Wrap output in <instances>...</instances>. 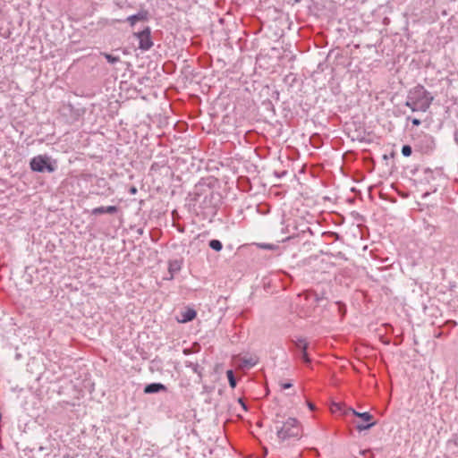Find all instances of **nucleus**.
Instances as JSON below:
<instances>
[{
	"mask_svg": "<svg viewBox=\"0 0 458 458\" xmlns=\"http://www.w3.org/2000/svg\"><path fill=\"white\" fill-rule=\"evenodd\" d=\"M31 170L38 173H53L55 170V165L50 162L47 156L38 155L34 157L30 163Z\"/></svg>",
	"mask_w": 458,
	"mask_h": 458,
	"instance_id": "nucleus-3",
	"label": "nucleus"
},
{
	"mask_svg": "<svg viewBox=\"0 0 458 458\" xmlns=\"http://www.w3.org/2000/svg\"><path fill=\"white\" fill-rule=\"evenodd\" d=\"M117 212V207L115 206H107V207H98L95 208L91 210V214L95 216L102 215V214H114Z\"/></svg>",
	"mask_w": 458,
	"mask_h": 458,
	"instance_id": "nucleus-6",
	"label": "nucleus"
},
{
	"mask_svg": "<svg viewBox=\"0 0 458 458\" xmlns=\"http://www.w3.org/2000/svg\"><path fill=\"white\" fill-rule=\"evenodd\" d=\"M187 366H188V367H190V368H191V369H192V370H193L195 373H197V374L200 375V370H199V364H197V363H191H191H190L189 365H187Z\"/></svg>",
	"mask_w": 458,
	"mask_h": 458,
	"instance_id": "nucleus-19",
	"label": "nucleus"
},
{
	"mask_svg": "<svg viewBox=\"0 0 458 458\" xmlns=\"http://www.w3.org/2000/svg\"><path fill=\"white\" fill-rule=\"evenodd\" d=\"M308 407L310 409V410H314L315 409V406L313 403H308Z\"/></svg>",
	"mask_w": 458,
	"mask_h": 458,
	"instance_id": "nucleus-23",
	"label": "nucleus"
},
{
	"mask_svg": "<svg viewBox=\"0 0 458 458\" xmlns=\"http://www.w3.org/2000/svg\"><path fill=\"white\" fill-rule=\"evenodd\" d=\"M226 375H227V377H228V380H229V385L231 387H235L236 386V380H235V377L233 376V370H228L226 372Z\"/></svg>",
	"mask_w": 458,
	"mask_h": 458,
	"instance_id": "nucleus-16",
	"label": "nucleus"
},
{
	"mask_svg": "<svg viewBox=\"0 0 458 458\" xmlns=\"http://www.w3.org/2000/svg\"><path fill=\"white\" fill-rule=\"evenodd\" d=\"M294 344L296 348H298L301 352V358L304 360L305 363H310V359L307 353L308 343L303 338H299L294 341Z\"/></svg>",
	"mask_w": 458,
	"mask_h": 458,
	"instance_id": "nucleus-5",
	"label": "nucleus"
},
{
	"mask_svg": "<svg viewBox=\"0 0 458 458\" xmlns=\"http://www.w3.org/2000/svg\"><path fill=\"white\" fill-rule=\"evenodd\" d=\"M181 319L179 320L182 323H186L191 321L196 317V311L192 309H188L187 310L182 312Z\"/></svg>",
	"mask_w": 458,
	"mask_h": 458,
	"instance_id": "nucleus-9",
	"label": "nucleus"
},
{
	"mask_svg": "<svg viewBox=\"0 0 458 458\" xmlns=\"http://www.w3.org/2000/svg\"><path fill=\"white\" fill-rule=\"evenodd\" d=\"M411 146L409 145H403V148H402V154L404 156V157H410L411 155Z\"/></svg>",
	"mask_w": 458,
	"mask_h": 458,
	"instance_id": "nucleus-18",
	"label": "nucleus"
},
{
	"mask_svg": "<svg viewBox=\"0 0 458 458\" xmlns=\"http://www.w3.org/2000/svg\"><path fill=\"white\" fill-rule=\"evenodd\" d=\"M165 390V386L161 383H151L145 386L144 393L155 394Z\"/></svg>",
	"mask_w": 458,
	"mask_h": 458,
	"instance_id": "nucleus-7",
	"label": "nucleus"
},
{
	"mask_svg": "<svg viewBox=\"0 0 458 458\" xmlns=\"http://www.w3.org/2000/svg\"><path fill=\"white\" fill-rule=\"evenodd\" d=\"M209 247L216 250V251H220L223 248V244L222 242L219 241V240H211L208 243Z\"/></svg>",
	"mask_w": 458,
	"mask_h": 458,
	"instance_id": "nucleus-12",
	"label": "nucleus"
},
{
	"mask_svg": "<svg viewBox=\"0 0 458 458\" xmlns=\"http://www.w3.org/2000/svg\"><path fill=\"white\" fill-rule=\"evenodd\" d=\"M292 384L291 383H283L281 384V386L284 388V389H288V388H291L292 387Z\"/></svg>",
	"mask_w": 458,
	"mask_h": 458,
	"instance_id": "nucleus-21",
	"label": "nucleus"
},
{
	"mask_svg": "<svg viewBox=\"0 0 458 458\" xmlns=\"http://www.w3.org/2000/svg\"><path fill=\"white\" fill-rule=\"evenodd\" d=\"M350 411H352V413L360 418V420H362L363 421L365 422H371L372 419H373V416L369 413V412H359L357 411H355L354 409H350Z\"/></svg>",
	"mask_w": 458,
	"mask_h": 458,
	"instance_id": "nucleus-10",
	"label": "nucleus"
},
{
	"mask_svg": "<svg viewBox=\"0 0 458 458\" xmlns=\"http://www.w3.org/2000/svg\"><path fill=\"white\" fill-rule=\"evenodd\" d=\"M376 425V421H372V422H368V424H364V423H357L356 424V428L358 431H363V430H367L370 428H372L373 426Z\"/></svg>",
	"mask_w": 458,
	"mask_h": 458,
	"instance_id": "nucleus-13",
	"label": "nucleus"
},
{
	"mask_svg": "<svg viewBox=\"0 0 458 458\" xmlns=\"http://www.w3.org/2000/svg\"><path fill=\"white\" fill-rule=\"evenodd\" d=\"M240 402L242 403V406H243V409H246V406L245 404L242 402V400H240Z\"/></svg>",
	"mask_w": 458,
	"mask_h": 458,
	"instance_id": "nucleus-25",
	"label": "nucleus"
},
{
	"mask_svg": "<svg viewBox=\"0 0 458 458\" xmlns=\"http://www.w3.org/2000/svg\"><path fill=\"white\" fill-rule=\"evenodd\" d=\"M279 417V414H276V419L274 420L278 439L282 442L290 439H300L301 437V425L300 421L293 417H289L285 420H280Z\"/></svg>",
	"mask_w": 458,
	"mask_h": 458,
	"instance_id": "nucleus-1",
	"label": "nucleus"
},
{
	"mask_svg": "<svg viewBox=\"0 0 458 458\" xmlns=\"http://www.w3.org/2000/svg\"><path fill=\"white\" fill-rule=\"evenodd\" d=\"M181 268L180 263L178 261H173L169 264V272L171 274V278L174 276V273L179 271Z\"/></svg>",
	"mask_w": 458,
	"mask_h": 458,
	"instance_id": "nucleus-14",
	"label": "nucleus"
},
{
	"mask_svg": "<svg viewBox=\"0 0 458 458\" xmlns=\"http://www.w3.org/2000/svg\"><path fill=\"white\" fill-rule=\"evenodd\" d=\"M405 106L410 107L412 112H418L420 111L419 108V106L416 104V102L410 97L408 94L407 100L405 102Z\"/></svg>",
	"mask_w": 458,
	"mask_h": 458,
	"instance_id": "nucleus-11",
	"label": "nucleus"
},
{
	"mask_svg": "<svg viewBox=\"0 0 458 458\" xmlns=\"http://www.w3.org/2000/svg\"><path fill=\"white\" fill-rule=\"evenodd\" d=\"M131 192H132V193H135V192H136V189H135V188H132V189H131Z\"/></svg>",
	"mask_w": 458,
	"mask_h": 458,
	"instance_id": "nucleus-24",
	"label": "nucleus"
},
{
	"mask_svg": "<svg viewBox=\"0 0 458 458\" xmlns=\"http://www.w3.org/2000/svg\"><path fill=\"white\" fill-rule=\"evenodd\" d=\"M306 295H307V297H306L307 299L309 297L312 296V297H314L315 301L318 302L320 301V298L318 297V295L317 293H306Z\"/></svg>",
	"mask_w": 458,
	"mask_h": 458,
	"instance_id": "nucleus-20",
	"label": "nucleus"
},
{
	"mask_svg": "<svg viewBox=\"0 0 458 458\" xmlns=\"http://www.w3.org/2000/svg\"><path fill=\"white\" fill-rule=\"evenodd\" d=\"M104 56L110 64H116L120 61V58L118 56H114L110 54H104Z\"/></svg>",
	"mask_w": 458,
	"mask_h": 458,
	"instance_id": "nucleus-17",
	"label": "nucleus"
},
{
	"mask_svg": "<svg viewBox=\"0 0 458 458\" xmlns=\"http://www.w3.org/2000/svg\"><path fill=\"white\" fill-rule=\"evenodd\" d=\"M285 174L286 172H283L282 174H280L279 176L284 175Z\"/></svg>",
	"mask_w": 458,
	"mask_h": 458,
	"instance_id": "nucleus-26",
	"label": "nucleus"
},
{
	"mask_svg": "<svg viewBox=\"0 0 458 458\" xmlns=\"http://www.w3.org/2000/svg\"><path fill=\"white\" fill-rule=\"evenodd\" d=\"M147 19V12H139L136 14L131 15L127 18V21L133 26L137 21H144Z\"/></svg>",
	"mask_w": 458,
	"mask_h": 458,
	"instance_id": "nucleus-8",
	"label": "nucleus"
},
{
	"mask_svg": "<svg viewBox=\"0 0 458 458\" xmlns=\"http://www.w3.org/2000/svg\"><path fill=\"white\" fill-rule=\"evenodd\" d=\"M408 94L419 106L420 112H426L434 100V97L421 85H417Z\"/></svg>",
	"mask_w": 458,
	"mask_h": 458,
	"instance_id": "nucleus-2",
	"label": "nucleus"
},
{
	"mask_svg": "<svg viewBox=\"0 0 458 458\" xmlns=\"http://www.w3.org/2000/svg\"><path fill=\"white\" fill-rule=\"evenodd\" d=\"M411 123H412V124H413V125H415V126H419V125L420 124V119H417V118H413V119L411 120Z\"/></svg>",
	"mask_w": 458,
	"mask_h": 458,
	"instance_id": "nucleus-22",
	"label": "nucleus"
},
{
	"mask_svg": "<svg viewBox=\"0 0 458 458\" xmlns=\"http://www.w3.org/2000/svg\"><path fill=\"white\" fill-rule=\"evenodd\" d=\"M257 362H258V360L256 358L250 357V358L242 359V363H243L244 367H248V368L253 367L254 365L257 364Z\"/></svg>",
	"mask_w": 458,
	"mask_h": 458,
	"instance_id": "nucleus-15",
	"label": "nucleus"
},
{
	"mask_svg": "<svg viewBox=\"0 0 458 458\" xmlns=\"http://www.w3.org/2000/svg\"><path fill=\"white\" fill-rule=\"evenodd\" d=\"M134 35L140 41L139 47L141 50L147 51L153 46L150 37V29L148 27L144 29L142 31L135 33Z\"/></svg>",
	"mask_w": 458,
	"mask_h": 458,
	"instance_id": "nucleus-4",
	"label": "nucleus"
}]
</instances>
